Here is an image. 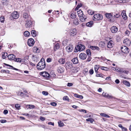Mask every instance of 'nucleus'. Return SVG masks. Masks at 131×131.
Wrapping results in <instances>:
<instances>
[{"mask_svg": "<svg viewBox=\"0 0 131 131\" xmlns=\"http://www.w3.org/2000/svg\"><path fill=\"white\" fill-rule=\"evenodd\" d=\"M17 95L22 97L25 96H28V93L26 90L24 88H21L19 91L17 92Z\"/></svg>", "mask_w": 131, "mask_h": 131, "instance_id": "f257e3e1", "label": "nucleus"}, {"mask_svg": "<svg viewBox=\"0 0 131 131\" xmlns=\"http://www.w3.org/2000/svg\"><path fill=\"white\" fill-rule=\"evenodd\" d=\"M46 67V64L44 59L42 58L37 64V68L38 70H41L44 69Z\"/></svg>", "mask_w": 131, "mask_h": 131, "instance_id": "f03ea898", "label": "nucleus"}, {"mask_svg": "<svg viewBox=\"0 0 131 131\" xmlns=\"http://www.w3.org/2000/svg\"><path fill=\"white\" fill-rule=\"evenodd\" d=\"M78 16L80 18V20L82 22L84 21L87 19L86 17L83 14L82 11L81 10L77 12Z\"/></svg>", "mask_w": 131, "mask_h": 131, "instance_id": "7ed1b4c3", "label": "nucleus"}, {"mask_svg": "<svg viewBox=\"0 0 131 131\" xmlns=\"http://www.w3.org/2000/svg\"><path fill=\"white\" fill-rule=\"evenodd\" d=\"M85 48V47L83 45L80 44L79 45H78L75 48L74 52H76L79 51H81L83 50Z\"/></svg>", "mask_w": 131, "mask_h": 131, "instance_id": "20e7f679", "label": "nucleus"}, {"mask_svg": "<svg viewBox=\"0 0 131 131\" xmlns=\"http://www.w3.org/2000/svg\"><path fill=\"white\" fill-rule=\"evenodd\" d=\"M121 50L125 54L128 53L129 50L128 48L126 46H123L121 47Z\"/></svg>", "mask_w": 131, "mask_h": 131, "instance_id": "39448f33", "label": "nucleus"}, {"mask_svg": "<svg viewBox=\"0 0 131 131\" xmlns=\"http://www.w3.org/2000/svg\"><path fill=\"white\" fill-rule=\"evenodd\" d=\"M41 75L47 79H49L50 77V75L47 72L45 71L40 73Z\"/></svg>", "mask_w": 131, "mask_h": 131, "instance_id": "423d86ee", "label": "nucleus"}, {"mask_svg": "<svg viewBox=\"0 0 131 131\" xmlns=\"http://www.w3.org/2000/svg\"><path fill=\"white\" fill-rule=\"evenodd\" d=\"M65 66L67 70L68 69H70L72 68L73 65L72 63L70 62H67L65 65Z\"/></svg>", "mask_w": 131, "mask_h": 131, "instance_id": "0eeeda50", "label": "nucleus"}, {"mask_svg": "<svg viewBox=\"0 0 131 131\" xmlns=\"http://www.w3.org/2000/svg\"><path fill=\"white\" fill-rule=\"evenodd\" d=\"M25 21H26L25 26L27 28H29L31 27L32 23L30 19H28Z\"/></svg>", "mask_w": 131, "mask_h": 131, "instance_id": "6e6552de", "label": "nucleus"}, {"mask_svg": "<svg viewBox=\"0 0 131 131\" xmlns=\"http://www.w3.org/2000/svg\"><path fill=\"white\" fill-rule=\"evenodd\" d=\"M117 71L122 74L124 73L126 74H128L129 73V71L127 70H125L122 69L118 68L117 69Z\"/></svg>", "mask_w": 131, "mask_h": 131, "instance_id": "1a4fd4ad", "label": "nucleus"}, {"mask_svg": "<svg viewBox=\"0 0 131 131\" xmlns=\"http://www.w3.org/2000/svg\"><path fill=\"white\" fill-rule=\"evenodd\" d=\"M35 43L34 40L32 38L29 39L27 42L28 46H32Z\"/></svg>", "mask_w": 131, "mask_h": 131, "instance_id": "9d476101", "label": "nucleus"}, {"mask_svg": "<svg viewBox=\"0 0 131 131\" xmlns=\"http://www.w3.org/2000/svg\"><path fill=\"white\" fill-rule=\"evenodd\" d=\"M11 16L13 18L16 19L19 17V15L18 14V12L17 11H15L13 12L11 15Z\"/></svg>", "mask_w": 131, "mask_h": 131, "instance_id": "9b49d317", "label": "nucleus"}, {"mask_svg": "<svg viewBox=\"0 0 131 131\" xmlns=\"http://www.w3.org/2000/svg\"><path fill=\"white\" fill-rule=\"evenodd\" d=\"M77 33V30L75 28L72 29H71L70 34L71 36H73L75 35Z\"/></svg>", "mask_w": 131, "mask_h": 131, "instance_id": "f8f14e48", "label": "nucleus"}, {"mask_svg": "<svg viewBox=\"0 0 131 131\" xmlns=\"http://www.w3.org/2000/svg\"><path fill=\"white\" fill-rule=\"evenodd\" d=\"M66 49L68 52H70L73 50V47L72 45H69L68 46L66 47Z\"/></svg>", "mask_w": 131, "mask_h": 131, "instance_id": "ddd939ff", "label": "nucleus"}, {"mask_svg": "<svg viewBox=\"0 0 131 131\" xmlns=\"http://www.w3.org/2000/svg\"><path fill=\"white\" fill-rule=\"evenodd\" d=\"M111 31L113 33H116L118 30L117 27L115 26H113L111 28Z\"/></svg>", "mask_w": 131, "mask_h": 131, "instance_id": "4468645a", "label": "nucleus"}, {"mask_svg": "<svg viewBox=\"0 0 131 131\" xmlns=\"http://www.w3.org/2000/svg\"><path fill=\"white\" fill-rule=\"evenodd\" d=\"M130 41L127 38L125 39L123 41V43L124 45L127 46H130Z\"/></svg>", "mask_w": 131, "mask_h": 131, "instance_id": "2eb2a0df", "label": "nucleus"}, {"mask_svg": "<svg viewBox=\"0 0 131 131\" xmlns=\"http://www.w3.org/2000/svg\"><path fill=\"white\" fill-rule=\"evenodd\" d=\"M102 95L103 97L108 99H112L114 97L112 96L109 95L106 93L104 92L103 93Z\"/></svg>", "mask_w": 131, "mask_h": 131, "instance_id": "dca6fc26", "label": "nucleus"}, {"mask_svg": "<svg viewBox=\"0 0 131 131\" xmlns=\"http://www.w3.org/2000/svg\"><path fill=\"white\" fill-rule=\"evenodd\" d=\"M86 57L87 56L86 54L84 53H81L79 56L80 58L82 60H84L85 59Z\"/></svg>", "mask_w": 131, "mask_h": 131, "instance_id": "f3484780", "label": "nucleus"}, {"mask_svg": "<svg viewBox=\"0 0 131 131\" xmlns=\"http://www.w3.org/2000/svg\"><path fill=\"white\" fill-rule=\"evenodd\" d=\"M23 16L25 19L27 20L28 19H30V16L26 13H23Z\"/></svg>", "mask_w": 131, "mask_h": 131, "instance_id": "a211bd4d", "label": "nucleus"}, {"mask_svg": "<svg viewBox=\"0 0 131 131\" xmlns=\"http://www.w3.org/2000/svg\"><path fill=\"white\" fill-rule=\"evenodd\" d=\"M64 69L63 67L60 66L58 67L57 69V71L60 73L63 72L64 71Z\"/></svg>", "mask_w": 131, "mask_h": 131, "instance_id": "6ab92c4d", "label": "nucleus"}, {"mask_svg": "<svg viewBox=\"0 0 131 131\" xmlns=\"http://www.w3.org/2000/svg\"><path fill=\"white\" fill-rule=\"evenodd\" d=\"M113 42L112 40H110L107 43V47L109 48H112L113 45Z\"/></svg>", "mask_w": 131, "mask_h": 131, "instance_id": "aec40b11", "label": "nucleus"}, {"mask_svg": "<svg viewBox=\"0 0 131 131\" xmlns=\"http://www.w3.org/2000/svg\"><path fill=\"white\" fill-rule=\"evenodd\" d=\"M7 57L9 59L12 60H14L15 58V56L13 54H10L8 55Z\"/></svg>", "mask_w": 131, "mask_h": 131, "instance_id": "412c9836", "label": "nucleus"}, {"mask_svg": "<svg viewBox=\"0 0 131 131\" xmlns=\"http://www.w3.org/2000/svg\"><path fill=\"white\" fill-rule=\"evenodd\" d=\"M113 13H106L105 14V17L108 19H110L113 16Z\"/></svg>", "mask_w": 131, "mask_h": 131, "instance_id": "4be33fe9", "label": "nucleus"}, {"mask_svg": "<svg viewBox=\"0 0 131 131\" xmlns=\"http://www.w3.org/2000/svg\"><path fill=\"white\" fill-rule=\"evenodd\" d=\"M71 61L72 62L73 64H77L78 63V60L77 58L75 57L73 58L71 60Z\"/></svg>", "mask_w": 131, "mask_h": 131, "instance_id": "5701e85b", "label": "nucleus"}, {"mask_svg": "<svg viewBox=\"0 0 131 131\" xmlns=\"http://www.w3.org/2000/svg\"><path fill=\"white\" fill-rule=\"evenodd\" d=\"M121 16V15L119 13H116L114 14L113 17V19L114 20H115L116 18H119Z\"/></svg>", "mask_w": 131, "mask_h": 131, "instance_id": "b1692460", "label": "nucleus"}, {"mask_svg": "<svg viewBox=\"0 0 131 131\" xmlns=\"http://www.w3.org/2000/svg\"><path fill=\"white\" fill-rule=\"evenodd\" d=\"M104 75L102 74H99V77H100V78H103V79L102 80L104 81L105 79L106 80H110L111 78V77H108L106 78L105 79L104 77Z\"/></svg>", "mask_w": 131, "mask_h": 131, "instance_id": "393cba45", "label": "nucleus"}, {"mask_svg": "<svg viewBox=\"0 0 131 131\" xmlns=\"http://www.w3.org/2000/svg\"><path fill=\"white\" fill-rule=\"evenodd\" d=\"M58 62L62 64H63L65 63V61L64 59L61 58L59 60Z\"/></svg>", "mask_w": 131, "mask_h": 131, "instance_id": "a878e982", "label": "nucleus"}, {"mask_svg": "<svg viewBox=\"0 0 131 131\" xmlns=\"http://www.w3.org/2000/svg\"><path fill=\"white\" fill-rule=\"evenodd\" d=\"M123 83L126 86L129 87L130 85L129 82L126 81H123Z\"/></svg>", "mask_w": 131, "mask_h": 131, "instance_id": "bb28decb", "label": "nucleus"}, {"mask_svg": "<svg viewBox=\"0 0 131 131\" xmlns=\"http://www.w3.org/2000/svg\"><path fill=\"white\" fill-rule=\"evenodd\" d=\"M100 47L102 48H104L105 46V43L103 41H101L99 43Z\"/></svg>", "mask_w": 131, "mask_h": 131, "instance_id": "cd10ccee", "label": "nucleus"}, {"mask_svg": "<svg viewBox=\"0 0 131 131\" xmlns=\"http://www.w3.org/2000/svg\"><path fill=\"white\" fill-rule=\"evenodd\" d=\"M88 47L89 48L92 49L93 50H98V47L96 46H89Z\"/></svg>", "mask_w": 131, "mask_h": 131, "instance_id": "c85d7f7f", "label": "nucleus"}, {"mask_svg": "<svg viewBox=\"0 0 131 131\" xmlns=\"http://www.w3.org/2000/svg\"><path fill=\"white\" fill-rule=\"evenodd\" d=\"M98 14H97L94 15L93 17V19L94 20L96 21L98 20Z\"/></svg>", "mask_w": 131, "mask_h": 131, "instance_id": "c756f323", "label": "nucleus"}, {"mask_svg": "<svg viewBox=\"0 0 131 131\" xmlns=\"http://www.w3.org/2000/svg\"><path fill=\"white\" fill-rule=\"evenodd\" d=\"M93 24V22L92 21H90L86 24L87 26L89 27H91L92 25Z\"/></svg>", "mask_w": 131, "mask_h": 131, "instance_id": "7c9ffc66", "label": "nucleus"}, {"mask_svg": "<svg viewBox=\"0 0 131 131\" xmlns=\"http://www.w3.org/2000/svg\"><path fill=\"white\" fill-rule=\"evenodd\" d=\"M31 35L33 37H35L36 36L37 34L36 31L34 30H32L31 31Z\"/></svg>", "mask_w": 131, "mask_h": 131, "instance_id": "2f4dec72", "label": "nucleus"}, {"mask_svg": "<svg viewBox=\"0 0 131 131\" xmlns=\"http://www.w3.org/2000/svg\"><path fill=\"white\" fill-rule=\"evenodd\" d=\"M73 24L75 25H78L79 24V21L78 19L76 18L73 20Z\"/></svg>", "mask_w": 131, "mask_h": 131, "instance_id": "473e14b6", "label": "nucleus"}, {"mask_svg": "<svg viewBox=\"0 0 131 131\" xmlns=\"http://www.w3.org/2000/svg\"><path fill=\"white\" fill-rule=\"evenodd\" d=\"M74 96L75 97L77 98H79L80 99H82L83 98V96L81 95H79L77 94H74Z\"/></svg>", "mask_w": 131, "mask_h": 131, "instance_id": "72a5a7b5", "label": "nucleus"}, {"mask_svg": "<svg viewBox=\"0 0 131 131\" xmlns=\"http://www.w3.org/2000/svg\"><path fill=\"white\" fill-rule=\"evenodd\" d=\"M24 35L25 36L28 37L30 35V33L28 31H26L24 32Z\"/></svg>", "mask_w": 131, "mask_h": 131, "instance_id": "f704fd0d", "label": "nucleus"}, {"mask_svg": "<svg viewBox=\"0 0 131 131\" xmlns=\"http://www.w3.org/2000/svg\"><path fill=\"white\" fill-rule=\"evenodd\" d=\"M122 15L123 17V19L124 20H126L127 18V17L126 16L125 13H124L123 12H122L121 14Z\"/></svg>", "mask_w": 131, "mask_h": 131, "instance_id": "c9c22d12", "label": "nucleus"}, {"mask_svg": "<svg viewBox=\"0 0 131 131\" xmlns=\"http://www.w3.org/2000/svg\"><path fill=\"white\" fill-rule=\"evenodd\" d=\"M86 53L88 56H90L91 55V53L89 49H87L86 50Z\"/></svg>", "mask_w": 131, "mask_h": 131, "instance_id": "e433bc0d", "label": "nucleus"}, {"mask_svg": "<svg viewBox=\"0 0 131 131\" xmlns=\"http://www.w3.org/2000/svg\"><path fill=\"white\" fill-rule=\"evenodd\" d=\"M14 61L17 62H20L21 61V59L19 58H15Z\"/></svg>", "mask_w": 131, "mask_h": 131, "instance_id": "4c0bfd02", "label": "nucleus"}, {"mask_svg": "<svg viewBox=\"0 0 131 131\" xmlns=\"http://www.w3.org/2000/svg\"><path fill=\"white\" fill-rule=\"evenodd\" d=\"M88 13L90 15H92L94 14V12L92 10L89 9L88 10Z\"/></svg>", "mask_w": 131, "mask_h": 131, "instance_id": "58836bf2", "label": "nucleus"}, {"mask_svg": "<svg viewBox=\"0 0 131 131\" xmlns=\"http://www.w3.org/2000/svg\"><path fill=\"white\" fill-rule=\"evenodd\" d=\"M94 69L95 72L96 73H98V66L97 65H96L94 67Z\"/></svg>", "mask_w": 131, "mask_h": 131, "instance_id": "ea45409f", "label": "nucleus"}, {"mask_svg": "<svg viewBox=\"0 0 131 131\" xmlns=\"http://www.w3.org/2000/svg\"><path fill=\"white\" fill-rule=\"evenodd\" d=\"M58 123L59 126L60 127H62L63 126L64 124L63 122H62L60 121H59Z\"/></svg>", "mask_w": 131, "mask_h": 131, "instance_id": "a19ab883", "label": "nucleus"}, {"mask_svg": "<svg viewBox=\"0 0 131 131\" xmlns=\"http://www.w3.org/2000/svg\"><path fill=\"white\" fill-rule=\"evenodd\" d=\"M7 53L6 52H4L2 54V57L3 59H5L6 58V56H7Z\"/></svg>", "mask_w": 131, "mask_h": 131, "instance_id": "79ce46f5", "label": "nucleus"}, {"mask_svg": "<svg viewBox=\"0 0 131 131\" xmlns=\"http://www.w3.org/2000/svg\"><path fill=\"white\" fill-rule=\"evenodd\" d=\"M32 59L35 61H37L38 60L36 56L34 55H32Z\"/></svg>", "mask_w": 131, "mask_h": 131, "instance_id": "37998d69", "label": "nucleus"}, {"mask_svg": "<svg viewBox=\"0 0 131 131\" xmlns=\"http://www.w3.org/2000/svg\"><path fill=\"white\" fill-rule=\"evenodd\" d=\"M86 121L88 122H90L91 123H92L93 121V119L91 118H89L86 119Z\"/></svg>", "mask_w": 131, "mask_h": 131, "instance_id": "c03bdc74", "label": "nucleus"}, {"mask_svg": "<svg viewBox=\"0 0 131 131\" xmlns=\"http://www.w3.org/2000/svg\"><path fill=\"white\" fill-rule=\"evenodd\" d=\"M68 42V40H64L62 42V44L64 46H66Z\"/></svg>", "mask_w": 131, "mask_h": 131, "instance_id": "a18cd8bd", "label": "nucleus"}, {"mask_svg": "<svg viewBox=\"0 0 131 131\" xmlns=\"http://www.w3.org/2000/svg\"><path fill=\"white\" fill-rule=\"evenodd\" d=\"M63 100L66 101H69V99L67 96H65L63 98Z\"/></svg>", "mask_w": 131, "mask_h": 131, "instance_id": "49530a36", "label": "nucleus"}, {"mask_svg": "<svg viewBox=\"0 0 131 131\" xmlns=\"http://www.w3.org/2000/svg\"><path fill=\"white\" fill-rule=\"evenodd\" d=\"M27 106H29L28 108L30 109L34 108L35 107V106L32 105H27Z\"/></svg>", "mask_w": 131, "mask_h": 131, "instance_id": "de8ad7c7", "label": "nucleus"}, {"mask_svg": "<svg viewBox=\"0 0 131 131\" xmlns=\"http://www.w3.org/2000/svg\"><path fill=\"white\" fill-rule=\"evenodd\" d=\"M101 69L103 70L107 71L108 70V69L106 67H102L101 68Z\"/></svg>", "mask_w": 131, "mask_h": 131, "instance_id": "09e8293b", "label": "nucleus"}, {"mask_svg": "<svg viewBox=\"0 0 131 131\" xmlns=\"http://www.w3.org/2000/svg\"><path fill=\"white\" fill-rule=\"evenodd\" d=\"M70 17L72 19H74L76 17V15L74 14H72Z\"/></svg>", "mask_w": 131, "mask_h": 131, "instance_id": "8fccbe9b", "label": "nucleus"}, {"mask_svg": "<svg viewBox=\"0 0 131 131\" xmlns=\"http://www.w3.org/2000/svg\"><path fill=\"white\" fill-rule=\"evenodd\" d=\"M38 50V49L37 47H35L33 49V51L34 52H37V50Z\"/></svg>", "mask_w": 131, "mask_h": 131, "instance_id": "3c124183", "label": "nucleus"}, {"mask_svg": "<svg viewBox=\"0 0 131 131\" xmlns=\"http://www.w3.org/2000/svg\"><path fill=\"white\" fill-rule=\"evenodd\" d=\"M42 94L43 95H47L48 94V92L46 91H43L42 92Z\"/></svg>", "mask_w": 131, "mask_h": 131, "instance_id": "603ef678", "label": "nucleus"}, {"mask_svg": "<svg viewBox=\"0 0 131 131\" xmlns=\"http://www.w3.org/2000/svg\"><path fill=\"white\" fill-rule=\"evenodd\" d=\"M50 104L53 106H55L57 105V103L54 102H51L50 103Z\"/></svg>", "mask_w": 131, "mask_h": 131, "instance_id": "864d4df0", "label": "nucleus"}, {"mask_svg": "<svg viewBox=\"0 0 131 131\" xmlns=\"http://www.w3.org/2000/svg\"><path fill=\"white\" fill-rule=\"evenodd\" d=\"M59 48V44L57 43L56 44L55 46V48L58 49Z\"/></svg>", "mask_w": 131, "mask_h": 131, "instance_id": "5fc2aeb1", "label": "nucleus"}, {"mask_svg": "<svg viewBox=\"0 0 131 131\" xmlns=\"http://www.w3.org/2000/svg\"><path fill=\"white\" fill-rule=\"evenodd\" d=\"M4 17H0V21L2 22L3 23L4 21Z\"/></svg>", "mask_w": 131, "mask_h": 131, "instance_id": "6e6d98bb", "label": "nucleus"}, {"mask_svg": "<svg viewBox=\"0 0 131 131\" xmlns=\"http://www.w3.org/2000/svg\"><path fill=\"white\" fill-rule=\"evenodd\" d=\"M103 18V16L102 15L99 14V20L102 19Z\"/></svg>", "mask_w": 131, "mask_h": 131, "instance_id": "4d7b16f0", "label": "nucleus"}, {"mask_svg": "<svg viewBox=\"0 0 131 131\" xmlns=\"http://www.w3.org/2000/svg\"><path fill=\"white\" fill-rule=\"evenodd\" d=\"M94 71L92 69H91L89 71V73L90 74H93Z\"/></svg>", "mask_w": 131, "mask_h": 131, "instance_id": "13d9d810", "label": "nucleus"}, {"mask_svg": "<svg viewBox=\"0 0 131 131\" xmlns=\"http://www.w3.org/2000/svg\"><path fill=\"white\" fill-rule=\"evenodd\" d=\"M130 33V32L129 31L127 30L125 32V34L127 36H128Z\"/></svg>", "mask_w": 131, "mask_h": 131, "instance_id": "bf43d9fd", "label": "nucleus"}, {"mask_svg": "<svg viewBox=\"0 0 131 131\" xmlns=\"http://www.w3.org/2000/svg\"><path fill=\"white\" fill-rule=\"evenodd\" d=\"M122 129V130L123 131H127V129L126 128L124 127H123L122 128H121Z\"/></svg>", "mask_w": 131, "mask_h": 131, "instance_id": "052dcab7", "label": "nucleus"}, {"mask_svg": "<svg viewBox=\"0 0 131 131\" xmlns=\"http://www.w3.org/2000/svg\"><path fill=\"white\" fill-rule=\"evenodd\" d=\"M126 1H122V0H118V2L120 3H125L126 2Z\"/></svg>", "mask_w": 131, "mask_h": 131, "instance_id": "680f3d73", "label": "nucleus"}, {"mask_svg": "<svg viewBox=\"0 0 131 131\" xmlns=\"http://www.w3.org/2000/svg\"><path fill=\"white\" fill-rule=\"evenodd\" d=\"M15 107L16 108L18 109L20 107V106L19 104H17L15 105Z\"/></svg>", "mask_w": 131, "mask_h": 131, "instance_id": "e2e57ef3", "label": "nucleus"}, {"mask_svg": "<svg viewBox=\"0 0 131 131\" xmlns=\"http://www.w3.org/2000/svg\"><path fill=\"white\" fill-rule=\"evenodd\" d=\"M52 59L51 58H48L47 59V61L48 62H50L51 61Z\"/></svg>", "mask_w": 131, "mask_h": 131, "instance_id": "0e129e2a", "label": "nucleus"}, {"mask_svg": "<svg viewBox=\"0 0 131 131\" xmlns=\"http://www.w3.org/2000/svg\"><path fill=\"white\" fill-rule=\"evenodd\" d=\"M0 122L2 123H4L6 122V121L5 119H1L0 120Z\"/></svg>", "mask_w": 131, "mask_h": 131, "instance_id": "69168bd1", "label": "nucleus"}, {"mask_svg": "<svg viewBox=\"0 0 131 131\" xmlns=\"http://www.w3.org/2000/svg\"><path fill=\"white\" fill-rule=\"evenodd\" d=\"M8 112L7 110H5L4 111L3 113L4 114H6L8 113Z\"/></svg>", "mask_w": 131, "mask_h": 131, "instance_id": "338daca9", "label": "nucleus"}, {"mask_svg": "<svg viewBox=\"0 0 131 131\" xmlns=\"http://www.w3.org/2000/svg\"><path fill=\"white\" fill-rule=\"evenodd\" d=\"M73 84L70 83H68L67 84V86H71L73 85Z\"/></svg>", "mask_w": 131, "mask_h": 131, "instance_id": "774afa93", "label": "nucleus"}]
</instances>
